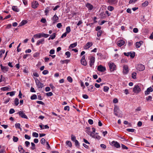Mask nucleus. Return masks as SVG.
I'll return each mask as SVG.
<instances>
[{
  "label": "nucleus",
  "mask_w": 153,
  "mask_h": 153,
  "mask_svg": "<svg viewBox=\"0 0 153 153\" xmlns=\"http://www.w3.org/2000/svg\"><path fill=\"white\" fill-rule=\"evenodd\" d=\"M49 36V35L45 34L43 33H40L35 34L33 36V37L35 39H39L42 37L47 38Z\"/></svg>",
  "instance_id": "f257e3e1"
},
{
  "label": "nucleus",
  "mask_w": 153,
  "mask_h": 153,
  "mask_svg": "<svg viewBox=\"0 0 153 153\" xmlns=\"http://www.w3.org/2000/svg\"><path fill=\"white\" fill-rule=\"evenodd\" d=\"M110 70L111 71H114L116 69V66L114 63L112 62H109L108 63Z\"/></svg>",
  "instance_id": "f03ea898"
},
{
  "label": "nucleus",
  "mask_w": 153,
  "mask_h": 153,
  "mask_svg": "<svg viewBox=\"0 0 153 153\" xmlns=\"http://www.w3.org/2000/svg\"><path fill=\"white\" fill-rule=\"evenodd\" d=\"M141 91V88L138 85H135L133 90V91L136 94L138 93Z\"/></svg>",
  "instance_id": "7ed1b4c3"
},
{
  "label": "nucleus",
  "mask_w": 153,
  "mask_h": 153,
  "mask_svg": "<svg viewBox=\"0 0 153 153\" xmlns=\"http://www.w3.org/2000/svg\"><path fill=\"white\" fill-rule=\"evenodd\" d=\"M19 116L22 118H24L26 119H28L27 116L25 114L23 111H19L18 113Z\"/></svg>",
  "instance_id": "20e7f679"
},
{
  "label": "nucleus",
  "mask_w": 153,
  "mask_h": 153,
  "mask_svg": "<svg viewBox=\"0 0 153 153\" xmlns=\"http://www.w3.org/2000/svg\"><path fill=\"white\" fill-rule=\"evenodd\" d=\"M97 69L98 71L102 72H104L106 70L105 67L101 65L97 66Z\"/></svg>",
  "instance_id": "39448f33"
},
{
  "label": "nucleus",
  "mask_w": 153,
  "mask_h": 153,
  "mask_svg": "<svg viewBox=\"0 0 153 153\" xmlns=\"http://www.w3.org/2000/svg\"><path fill=\"white\" fill-rule=\"evenodd\" d=\"M129 71L127 65H125L123 66V73L124 74H126Z\"/></svg>",
  "instance_id": "423d86ee"
},
{
  "label": "nucleus",
  "mask_w": 153,
  "mask_h": 153,
  "mask_svg": "<svg viewBox=\"0 0 153 153\" xmlns=\"http://www.w3.org/2000/svg\"><path fill=\"white\" fill-rule=\"evenodd\" d=\"M137 69L140 71H143L145 69V67L144 65L140 64L137 66Z\"/></svg>",
  "instance_id": "0eeeda50"
},
{
  "label": "nucleus",
  "mask_w": 153,
  "mask_h": 153,
  "mask_svg": "<svg viewBox=\"0 0 153 153\" xmlns=\"http://www.w3.org/2000/svg\"><path fill=\"white\" fill-rule=\"evenodd\" d=\"M36 82L38 87L39 88H42L44 86L43 84L41 83L38 79L36 80Z\"/></svg>",
  "instance_id": "6e6552de"
},
{
  "label": "nucleus",
  "mask_w": 153,
  "mask_h": 153,
  "mask_svg": "<svg viewBox=\"0 0 153 153\" xmlns=\"http://www.w3.org/2000/svg\"><path fill=\"white\" fill-rule=\"evenodd\" d=\"M111 145L114 146L117 148H119L120 147V145L119 143L117 142L114 141H112L111 142Z\"/></svg>",
  "instance_id": "1a4fd4ad"
},
{
  "label": "nucleus",
  "mask_w": 153,
  "mask_h": 153,
  "mask_svg": "<svg viewBox=\"0 0 153 153\" xmlns=\"http://www.w3.org/2000/svg\"><path fill=\"white\" fill-rule=\"evenodd\" d=\"M1 71L4 72H7L8 70V68L7 66H4L2 64L0 65Z\"/></svg>",
  "instance_id": "9d476101"
},
{
  "label": "nucleus",
  "mask_w": 153,
  "mask_h": 153,
  "mask_svg": "<svg viewBox=\"0 0 153 153\" xmlns=\"http://www.w3.org/2000/svg\"><path fill=\"white\" fill-rule=\"evenodd\" d=\"M153 91V88L151 87L148 88L146 91H145V95L149 94L150 92H152Z\"/></svg>",
  "instance_id": "9b49d317"
},
{
  "label": "nucleus",
  "mask_w": 153,
  "mask_h": 153,
  "mask_svg": "<svg viewBox=\"0 0 153 153\" xmlns=\"http://www.w3.org/2000/svg\"><path fill=\"white\" fill-rule=\"evenodd\" d=\"M81 64L84 66H86L87 65V62L85 59V56H82V59L81 60Z\"/></svg>",
  "instance_id": "f8f14e48"
},
{
  "label": "nucleus",
  "mask_w": 153,
  "mask_h": 153,
  "mask_svg": "<svg viewBox=\"0 0 153 153\" xmlns=\"http://www.w3.org/2000/svg\"><path fill=\"white\" fill-rule=\"evenodd\" d=\"M45 42V39L42 38L41 39L38 40L36 42V45H39L40 44H43Z\"/></svg>",
  "instance_id": "ddd939ff"
},
{
  "label": "nucleus",
  "mask_w": 153,
  "mask_h": 153,
  "mask_svg": "<svg viewBox=\"0 0 153 153\" xmlns=\"http://www.w3.org/2000/svg\"><path fill=\"white\" fill-rule=\"evenodd\" d=\"M39 5V4L38 2L36 1H33L32 3V7L34 8H36Z\"/></svg>",
  "instance_id": "4468645a"
},
{
  "label": "nucleus",
  "mask_w": 153,
  "mask_h": 153,
  "mask_svg": "<svg viewBox=\"0 0 153 153\" xmlns=\"http://www.w3.org/2000/svg\"><path fill=\"white\" fill-rule=\"evenodd\" d=\"M117 1L116 0H108L107 2L109 4L111 5L115 4L117 3Z\"/></svg>",
  "instance_id": "2eb2a0df"
},
{
  "label": "nucleus",
  "mask_w": 153,
  "mask_h": 153,
  "mask_svg": "<svg viewBox=\"0 0 153 153\" xmlns=\"http://www.w3.org/2000/svg\"><path fill=\"white\" fill-rule=\"evenodd\" d=\"M95 62V58L94 57L92 56L90 61V65L91 67L94 65V63Z\"/></svg>",
  "instance_id": "dca6fc26"
},
{
  "label": "nucleus",
  "mask_w": 153,
  "mask_h": 153,
  "mask_svg": "<svg viewBox=\"0 0 153 153\" xmlns=\"http://www.w3.org/2000/svg\"><path fill=\"white\" fill-rule=\"evenodd\" d=\"M119 111V108L118 106H115L114 107V114L116 116H118V113Z\"/></svg>",
  "instance_id": "f3484780"
},
{
  "label": "nucleus",
  "mask_w": 153,
  "mask_h": 153,
  "mask_svg": "<svg viewBox=\"0 0 153 153\" xmlns=\"http://www.w3.org/2000/svg\"><path fill=\"white\" fill-rule=\"evenodd\" d=\"M125 43V42L123 40H121L117 42V44L119 47H121Z\"/></svg>",
  "instance_id": "a211bd4d"
},
{
  "label": "nucleus",
  "mask_w": 153,
  "mask_h": 153,
  "mask_svg": "<svg viewBox=\"0 0 153 153\" xmlns=\"http://www.w3.org/2000/svg\"><path fill=\"white\" fill-rule=\"evenodd\" d=\"M93 45L92 42H88L86 45L84 46V48L85 49H87L89 48L90 47H91Z\"/></svg>",
  "instance_id": "6ab92c4d"
},
{
  "label": "nucleus",
  "mask_w": 153,
  "mask_h": 153,
  "mask_svg": "<svg viewBox=\"0 0 153 153\" xmlns=\"http://www.w3.org/2000/svg\"><path fill=\"white\" fill-rule=\"evenodd\" d=\"M143 42L140 41L139 42H137L135 43V46L137 48H139L141 45L143 44Z\"/></svg>",
  "instance_id": "aec40b11"
},
{
  "label": "nucleus",
  "mask_w": 153,
  "mask_h": 153,
  "mask_svg": "<svg viewBox=\"0 0 153 153\" xmlns=\"http://www.w3.org/2000/svg\"><path fill=\"white\" fill-rule=\"evenodd\" d=\"M58 17L56 16V14H55L52 18V19L54 21V22H53V23H55L56 22V21L58 20Z\"/></svg>",
  "instance_id": "412c9836"
},
{
  "label": "nucleus",
  "mask_w": 153,
  "mask_h": 153,
  "mask_svg": "<svg viewBox=\"0 0 153 153\" xmlns=\"http://www.w3.org/2000/svg\"><path fill=\"white\" fill-rule=\"evenodd\" d=\"M86 6L90 10H92L93 8V6L89 3H87L86 4Z\"/></svg>",
  "instance_id": "4be33fe9"
},
{
  "label": "nucleus",
  "mask_w": 153,
  "mask_h": 153,
  "mask_svg": "<svg viewBox=\"0 0 153 153\" xmlns=\"http://www.w3.org/2000/svg\"><path fill=\"white\" fill-rule=\"evenodd\" d=\"M12 9L13 11L16 12H18L19 11V9L17 8L16 6H13L12 7Z\"/></svg>",
  "instance_id": "5701e85b"
},
{
  "label": "nucleus",
  "mask_w": 153,
  "mask_h": 153,
  "mask_svg": "<svg viewBox=\"0 0 153 153\" xmlns=\"http://www.w3.org/2000/svg\"><path fill=\"white\" fill-rule=\"evenodd\" d=\"M18 149L19 152L21 153H23L25 152L24 150L23 149L21 146H19L18 147Z\"/></svg>",
  "instance_id": "b1692460"
},
{
  "label": "nucleus",
  "mask_w": 153,
  "mask_h": 153,
  "mask_svg": "<svg viewBox=\"0 0 153 153\" xmlns=\"http://www.w3.org/2000/svg\"><path fill=\"white\" fill-rule=\"evenodd\" d=\"M77 43L76 42H75L73 44H72L69 46V48H74L76 47L77 46Z\"/></svg>",
  "instance_id": "393cba45"
},
{
  "label": "nucleus",
  "mask_w": 153,
  "mask_h": 153,
  "mask_svg": "<svg viewBox=\"0 0 153 153\" xmlns=\"http://www.w3.org/2000/svg\"><path fill=\"white\" fill-rule=\"evenodd\" d=\"M1 90L3 91H9L10 88L7 87H2L1 88Z\"/></svg>",
  "instance_id": "a878e982"
},
{
  "label": "nucleus",
  "mask_w": 153,
  "mask_h": 153,
  "mask_svg": "<svg viewBox=\"0 0 153 153\" xmlns=\"http://www.w3.org/2000/svg\"><path fill=\"white\" fill-rule=\"evenodd\" d=\"M20 124L19 123H16L15 124V126L16 128H19L21 131H22V129L20 127Z\"/></svg>",
  "instance_id": "bb28decb"
},
{
  "label": "nucleus",
  "mask_w": 153,
  "mask_h": 153,
  "mask_svg": "<svg viewBox=\"0 0 153 153\" xmlns=\"http://www.w3.org/2000/svg\"><path fill=\"white\" fill-rule=\"evenodd\" d=\"M149 4V2L148 1H145L142 4V6L143 7H146Z\"/></svg>",
  "instance_id": "cd10ccee"
},
{
  "label": "nucleus",
  "mask_w": 153,
  "mask_h": 153,
  "mask_svg": "<svg viewBox=\"0 0 153 153\" xmlns=\"http://www.w3.org/2000/svg\"><path fill=\"white\" fill-rule=\"evenodd\" d=\"M130 56L131 58H133L135 56V53L134 52H130Z\"/></svg>",
  "instance_id": "c85d7f7f"
},
{
  "label": "nucleus",
  "mask_w": 153,
  "mask_h": 153,
  "mask_svg": "<svg viewBox=\"0 0 153 153\" xmlns=\"http://www.w3.org/2000/svg\"><path fill=\"white\" fill-rule=\"evenodd\" d=\"M89 87L90 88H88V90L90 91H94V86L91 85H90L89 86Z\"/></svg>",
  "instance_id": "c756f323"
},
{
  "label": "nucleus",
  "mask_w": 153,
  "mask_h": 153,
  "mask_svg": "<svg viewBox=\"0 0 153 153\" xmlns=\"http://www.w3.org/2000/svg\"><path fill=\"white\" fill-rule=\"evenodd\" d=\"M19 99L17 98H16L14 100V103L16 105H18L19 104Z\"/></svg>",
  "instance_id": "7c9ffc66"
},
{
  "label": "nucleus",
  "mask_w": 153,
  "mask_h": 153,
  "mask_svg": "<svg viewBox=\"0 0 153 153\" xmlns=\"http://www.w3.org/2000/svg\"><path fill=\"white\" fill-rule=\"evenodd\" d=\"M37 98V97L36 94H33L30 97V99L32 100L36 99Z\"/></svg>",
  "instance_id": "2f4dec72"
},
{
  "label": "nucleus",
  "mask_w": 153,
  "mask_h": 153,
  "mask_svg": "<svg viewBox=\"0 0 153 153\" xmlns=\"http://www.w3.org/2000/svg\"><path fill=\"white\" fill-rule=\"evenodd\" d=\"M71 28L70 26H68L66 28V32L67 33H69L71 31Z\"/></svg>",
  "instance_id": "473e14b6"
},
{
  "label": "nucleus",
  "mask_w": 153,
  "mask_h": 153,
  "mask_svg": "<svg viewBox=\"0 0 153 153\" xmlns=\"http://www.w3.org/2000/svg\"><path fill=\"white\" fill-rule=\"evenodd\" d=\"M70 60L68 59L65 60H61L60 62L62 63L63 64L64 63H68V62H69Z\"/></svg>",
  "instance_id": "72a5a7b5"
},
{
  "label": "nucleus",
  "mask_w": 153,
  "mask_h": 153,
  "mask_svg": "<svg viewBox=\"0 0 153 153\" xmlns=\"http://www.w3.org/2000/svg\"><path fill=\"white\" fill-rule=\"evenodd\" d=\"M56 33H53L52 35L50 36L51 39H53L56 37Z\"/></svg>",
  "instance_id": "f704fd0d"
},
{
  "label": "nucleus",
  "mask_w": 153,
  "mask_h": 153,
  "mask_svg": "<svg viewBox=\"0 0 153 153\" xmlns=\"http://www.w3.org/2000/svg\"><path fill=\"white\" fill-rule=\"evenodd\" d=\"M66 143V144L69 146V147L72 146V143L71 141H67Z\"/></svg>",
  "instance_id": "c9c22d12"
},
{
  "label": "nucleus",
  "mask_w": 153,
  "mask_h": 153,
  "mask_svg": "<svg viewBox=\"0 0 153 153\" xmlns=\"http://www.w3.org/2000/svg\"><path fill=\"white\" fill-rule=\"evenodd\" d=\"M67 79L68 82L71 83L73 81L72 79L70 76H68V77Z\"/></svg>",
  "instance_id": "e433bc0d"
},
{
  "label": "nucleus",
  "mask_w": 153,
  "mask_h": 153,
  "mask_svg": "<svg viewBox=\"0 0 153 153\" xmlns=\"http://www.w3.org/2000/svg\"><path fill=\"white\" fill-rule=\"evenodd\" d=\"M65 55L67 56V58H69L71 56V53L69 51H67L65 53Z\"/></svg>",
  "instance_id": "4c0bfd02"
},
{
  "label": "nucleus",
  "mask_w": 153,
  "mask_h": 153,
  "mask_svg": "<svg viewBox=\"0 0 153 153\" xmlns=\"http://www.w3.org/2000/svg\"><path fill=\"white\" fill-rule=\"evenodd\" d=\"M102 33V31L101 30H99V31H98L97 34V36L99 37L101 36Z\"/></svg>",
  "instance_id": "58836bf2"
},
{
  "label": "nucleus",
  "mask_w": 153,
  "mask_h": 153,
  "mask_svg": "<svg viewBox=\"0 0 153 153\" xmlns=\"http://www.w3.org/2000/svg\"><path fill=\"white\" fill-rule=\"evenodd\" d=\"M109 89V87L105 86L104 87L103 91L105 92H107L108 91Z\"/></svg>",
  "instance_id": "ea45409f"
},
{
  "label": "nucleus",
  "mask_w": 153,
  "mask_h": 153,
  "mask_svg": "<svg viewBox=\"0 0 153 153\" xmlns=\"http://www.w3.org/2000/svg\"><path fill=\"white\" fill-rule=\"evenodd\" d=\"M127 131L129 132H133L134 131V129L133 128H128L126 129Z\"/></svg>",
  "instance_id": "a19ab883"
},
{
  "label": "nucleus",
  "mask_w": 153,
  "mask_h": 153,
  "mask_svg": "<svg viewBox=\"0 0 153 153\" xmlns=\"http://www.w3.org/2000/svg\"><path fill=\"white\" fill-rule=\"evenodd\" d=\"M32 135L33 137H38L39 136L38 134L36 132H33L32 134Z\"/></svg>",
  "instance_id": "79ce46f5"
},
{
  "label": "nucleus",
  "mask_w": 153,
  "mask_h": 153,
  "mask_svg": "<svg viewBox=\"0 0 153 153\" xmlns=\"http://www.w3.org/2000/svg\"><path fill=\"white\" fill-rule=\"evenodd\" d=\"M137 74L135 72H133L132 74V77L133 79H135L136 78V76Z\"/></svg>",
  "instance_id": "37998d69"
},
{
  "label": "nucleus",
  "mask_w": 153,
  "mask_h": 153,
  "mask_svg": "<svg viewBox=\"0 0 153 153\" xmlns=\"http://www.w3.org/2000/svg\"><path fill=\"white\" fill-rule=\"evenodd\" d=\"M31 146H32V147H31V149H32L33 150L34 149H35V144L34 143H33V142H32V143H31Z\"/></svg>",
  "instance_id": "c03bdc74"
},
{
  "label": "nucleus",
  "mask_w": 153,
  "mask_h": 153,
  "mask_svg": "<svg viewBox=\"0 0 153 153\" xmlns=\"http://www.w3.org/2000/svg\"><path fill=\"white\" fill-rule=\"evenodd\" d=\"M114 7L111 6H108V10L110 11L113 10H114Z\"/></svg>",
  "instance_id": "a18cd8bd"
},
{
  "label": "nucleus",
  "mask_w": 153,
  "mask_h": 153,
  "mask_svg": "<svg viewBox=\"0 0 153 153\" xmlns=\"http://www.w3.org/2000/svg\"><path fill=\"white\" fill-rule=\"evenodd\" d=\"M13 140L14 142H17L18 140V138L14 136L13 137Z\"/></svg>",
  "instance_id": "49530a36"
},
{
  "label": "nucleus",
  "mask_w": 153,
  "mask_h": 153,
  "mask_svg": "<svg viewBox=\"0 0 153 153\" xmlns=\"http://www.w3.org/2000/svg\"><path fill=\"white\" fill-rule=\"evenodd\" d=\"M137 0H130L129 1V4H133L135 3Z\"/></svg>",
  "instance_id": "de8ad7c7"
},
{
  "label": "nucleus",
  "mask_w": 153,
  "mask_h": 153,
  "mask_svg": "<svg viewBox=\"0 0 153 153\" xmlns=\"http://www.w3.org/2000/svg\"><path fill=\"white\" fill-rule=\"evenodd\" d=\"M152 98V97L151 96H149L148 97L146 98V100L148 101L149 100L151 101Z\"/></svg>",
  "instance_id": "09e8293b"
},
{
  "label": "nucleus",
  "mask_w": 153,
  "mask_h": 153,
  "mask_svg": "<svg viewBox=\"0 0 153 153\" xmlns=\"http://www.w3.org/2000/svg\"><path fill=\"white\" fill-rule=\"evenodd\" d=\"M53 95V94L51 92H49L46 93V95L48 96H52Z\"/></svg>",
  "instance_id": "8fccbe9b"
},
{
  "label": "nucleus",
  "mask_w": 153,
  "mask_h": 153,
  "mask_svg": "<svg viewBox=\"0 0 153 153\" xmlns=\"http://www.w3.org/2000/svg\"><path fill=\"white\" fill-rule=\"evenodd\" d=\"M5 52V50H2L0 51V57H1L2 56V54L4 53Z\"/></svg>",
  "instance_id": "3c124183"
},
{
  "label": "nucleus",
  "mask_w": 153,
  "mask_h": 153,
  "mask_svg": "<svg viewBox=\"0 0 153 153\" xmlns=\"http://www.w3.org/2000/svg\"><path fill=\"white\" fill-rule=\"evenodd\" d=\"M40 22L43 23H45L46 22V20L45 19L42 18L41 19Z\"/></svg>",
  "instance_id": "603ef678"
},
{
  "label": "nucleus",
  "mask_w": 153,
  "mask_h": 153,
  "mask_svg": "<svg viewBox=\"0 0 153 153\" xmlns=\"http://www.w3.org/2000/svg\"><path fill=\"white\" fill-rule=\"evenodd\" d=\"M56 27L58 28H60L62 27V25L61 23H58L56 25Z\"/></svg>",
  "instance_id": "864d4df0"
},
{
  "label": "nucleus",
  "mask_w": 153,
  "mask_h": 153,
  "mask_svg": "<svg viewBox=\"0 0 153 153\" xmlns=\"http://www.w3.org/2000/svg\"><path fill=\"white\" fill-rule=\"evenodd\" d=\"M71 137V139L72 141H74L75 140H76V137L75 136L73 135H72Z\"/></svg>",
  "instance_id": "5fc2aeb1"
},
{
  "label": "nucleus",
  "mask_w": 153,
  "mask_h": 153,
  "mask_svg": "<svg viewBox=\"0 0 153 153\" xmlns=\"http://www.w3.org/2000/svg\"><path fill=\"white\" fill-rule=\"evenodd\" d=\"M15 112V110L14 109L11 108L9 111V113L10 114H12Z\"/></svg>",
  "instance_id": "6e6d98bb"
},
{
  "label": "nucleus",
  "mask_w": 153,
  "mask_h": 153,
  "mask_svg": "<svg viewBox=\"0 0 153 153\" xmlns=\"http://www.w3.org/2000/svg\"><path fill=\"white\" fill-rule=\"evenodd\" d=\"M25 137L26 139L29 140L30 139V137L27 134H25Z\"/></svg>",
  "instance_id": "4d7b16f0"
},
{
  "label": "nucleus",
  "mask_w": 153,
  "mask_h": 153,
  "mask_svg": "<svg viewBox=\"0 0 153 153\" xmlns=\"http://www.w3.org/2000/svg\"><path fill=\"white\" fill-rule=\"evenodd\" d=\"M88 123L90 124V125H92L93 124V120H91V119H89L88 120Z\"/></svg>",
  "instance_id": "13d9d810"
},
{
  "label": "nucleus",
  "mask_w": 153,
  "mask_h": 153,
  "mask_svg": "<svg viewBox=\"0 0 153 153\" xmlns=\"http://www.w3.org/2000/svg\"><path fill=\"white\" fill-rule=\"evenodd\" d=\"M45 142V140L44 138H42L41 140V142L42 144H44Z\"/></svg>",
  "instance_id": "bf43d9fd"
},
{
  "label": "nucleus",
  "mask_w": 153,
  "mask_h": 153,
  "mask_svg": "<svg viewBox=\"0 0 153 153\" xmlns=\"http://www.w3.org/2000/svg\"><path fill=\"white\" fill-rule=\"evenodd\" d=\"M121 146H122V148H123V149H128V148L127 146H125V145H124L123 144H122Z\"/></svg>",
  "instance_id": "052dcab7"
},
{
  "label": "nucleus",
  "mask_w": 153,
  "mask_h": 153,
  "mask_svg": "<svg viewBox=\"0 0 153 153\" xmlns=\"http://www.w3.org/2000/svg\"><path fill=\"white\" fill-rule=\"evenodd\" d=\"M48 71L47 70H45L42 72V74L44 75H46L48 74Z\"/></svg>",
  "instance_id": "680f3d73"
},
{
  "label": "nucleus",
  "mask_w": 153,
  "mask_h": 153,
  "mask_svg": "<svg viewBox=\"0 0 153 153\" xmlns=\"http://www.w3.org/2000/svg\"><path fill=\"white\" fill-rule=\"evenodd\" d=\"M36 102L39 104H41L42 105H44L45 103L42 101H36Z\"/></svg>",
  "instance_id": "e2e57ef3"
},
{
  "label": "nucleus",
  "mask_w": 153,
  "mask_h": 153,
  "mask_svg": "<svg viewBox=\"0 0 153 153\" xmlns=\"http://www.w3.org/2000/svg\"><path fill=\"white\" fill-rule=\"evenodd\" d=\"M55 51L54 49H52L49 52L51 54H53L54 53Z\"/></svg>",
  "instance_id": "0e129e2a"
},
{
  "label": "nucleus",
  "mask_w": 153,
  "mask_h": 153,
  "mask_svg": "<svg viewBox=\"0 0 153 153\" xmlns=\"http://www.w3.org/2000/svg\"><path fill=\"white\" fill-rule=\"evenodd\" d=\"M69 107L68 106H65L64 108V110L65 111L67 110L68 111H69Z\"/></svg>",
  "instance_id": "69168bd1"
},
{
  "label": "nucleus",
  "mask_w": 153,
  "mask_h": 153,
  "mask_svg": "<svg viewBox=\"0 0 153 153\" xmlns=\"http://www.w3.org/2000/svg\"><path fill=\"white\" fill-rule=\"evenodd\" d=\"M25 144L26 146L27 147H28L30 144V143L29 141H26L25 142Z\"/></svg>",
  "instance_id": "338daca9"
},
{
  "label": "nucleus",
  "mask_w": 153,
  "mask_h": 153,
  "mask_svg": "<svg viewBox=\"0 0 153 153\" xmlns=\"http://www.w3.org/2000/svg\"><path fill=\"white\" fill-rule=\"evenodd\" d=\"M100 146L101 147H102V148L104 149H105L106 147V145L104 144H101L100 145Z\"/></svg>",
  "instance_id": "774afa93"
}]
</instances>
